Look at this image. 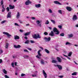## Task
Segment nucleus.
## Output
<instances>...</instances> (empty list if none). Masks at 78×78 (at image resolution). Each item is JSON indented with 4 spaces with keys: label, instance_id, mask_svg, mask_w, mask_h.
Listing matches in <instances>:
<instances>
[{
    "label": "nucleus",
    "instance_id": "f257e3e1",
    "mask_svg": "<svg viewBox=\"0 0 78 78\" xmlns=\"http://www.w3.org/2000/svg\"><path fill=\"white\" fill-rule=\"evenodd\" d=\"M33 37L34 39H40L41 38V37L40 36V35L39 34H34V35H33Z\"/></svg>",
    "mask_w": 78,
    "mask_h": 78
},
{
    "label": "nucleus",
    "instance_id": "f03ea898",
    "mask_svg": "<svg viewBox=\"0 0 78 78\" xmlns=\"http://www.w3.org/2000/svg\"><path fill=\"white\" fill-rule=\"evenodd\" d=\"M53 31L55 33V34H57V35H58V34H59V31L56 27L53 28Z\"/></svg>",
    "mask_w": 78,
    "mask_h": 78
},
{
    "label": "nucleus",
    "instance_id": "7ed1b4c3",
    "mask_svg": "<svg viewBox=\"0 0 78 78\" xmlns=\"http://www.w3.org/2000/svg\"><path fill=\"white\" fill-rule=\"evenodd\" d=\"M41 51H42L41 49L39 50L37 52V54L38 55L36 56V58H38V59H40V57H39V56H41V54L40 53V52H41Z\"/></svg>",
    "mask_w": 78,
    "mask_h": 78
},
{
    "label": "nucleus",
    "instance_id": "20e7f679",
    "mask_svg": "<svg viewBox=\"0 0 78 78\" xmlns=\"http://www.w3.org/2000/svg\"><path fill=\"white\" fill-rule=\"evenodd\" d=\"M77 19H78V16L76 15H74L73 17V21H75Z\"/></svg>",
    "mask_w": 78,
    "mask_h": 78
},
{
    "label": "nucleus",
    "instance_id": "39448f33",
    "mask_svg": "<svg viewBox=\"0 0 78 78\" xmlns=\"http://www.w3.org/2000/svg\"><path fill=\"white\" fill-rule=\"evenodd\" d=\"M36 23L38 27H41V21L39 20H37L36 21Z\"/></svg>",
    "mask_w": 78,
    "mask_h": 78
},
{
    "label": "nucleus",
    "instance_id": "423d86ee",
    "mask_svg": "<svg viewBox=\"0 0 78 78\" xmlns=\"http://www.w3.org/2000/svg\"><path fill=\"white\" fill-rule=\"evenodd\" d=\"M31 3H32L29 0H27L25 2V5H29V4H31Z\"/></svg>",
    "mask_w": 78,
    "mask_h": 78
},
{
    "label": "nucleus",
    "instance_id": "0eeeda50",
    "mask_svg": "<svg viewBox=\"0 0 78 78\" xmlns=\"http://www.w3.org/2000/svg\"><path fill=\"white\" fill-rule=\"evenodd\" d=\"M54 66L55 67H58L59 70H62V66L60 65H54Z\"/></svg>",
    "mask_w": 78,
    "mask_h": 78
},
{
    "label": "nucleus",
    "instance_id": "6e6552de",
    "mask_svg": "<svg viewBox=\"0 0 78 78\" xmlns=\"http://www.w3.org/2000/svg\"><path fill=\"white\" fill-rule=\"evenodd\" d=\"M3 33L4 34H5V35H6V36H8V37H11L12 36L11 35L9 34V33L6 32H3Z\"/></svg>",
    "mask_w": 78,
    "mask_h": 78
},
{
    "label": "nucleus",
    "instance_id": "1a4fd4ad",
    "mask_svg": "<svg viewBox=\"0 0 78 78\" xmlns=\"http://www.w3.org/2000/svg\"><path fill=\"white\" fill-rule=\"evenodd\" d=\"M44 40L46 42H49L50 41L51 39V38L50 37H49L47 38V37H45L44 38Z\"/></svg>",
    "mask_w": 78,
    "mask_h": 78
},
{
    "label": "nucleus",
    "instance_id": "9d476101",
    "mask_svg": "<svg viewBox=\"0 0 78 78\" xmlns=\"http://www.w3.org/2000/svg\"><path fill=\"white\" fill-rule=\"evenodd\" d=\"M73 34H70L67 35L68 38H72L73 37Z\"/></svg>",
    "mask_w": 78,
    "mask_h": 78
},
{
    "label": "nucleus",
    "instance_id": "9b49d317",
    "mask_svg": "<svg viewBox=\"0 0 78 78\" xmlns=\"http://www.w3.org/2000/svg\"><path fill=\"white\" fill-rule=\"evenodd\" d=\"M37 75V71H35L34 74H32V76L34 77V76H36Z\"/></svg>",
    "mask_w": 78,
    "mask_h": 78
},
{
    "label": "nucleus",
    "instance_id": "f8f14e48",
    "mask_svg": "<svg viewBox=\"0 0 78 78\" xmlns=\"http://www.w3.org/2000/svg\"><path fill=\"white\" fill-rule=\"evenodd\" d=\"M53 2H54V3H55V4L59 5H62V4L60 3V2H59L58 1H54Z\"/></svg>",
    "mask_w": 78,
    "mask_h": 78
},
{
    "label": "nucleus",
    "instance_id": "ddd939ff",
    "mask_svg": "<svg viewBox=\"0 0 78 78\" xmlns=\"http://www.w3.org/2000/svg\"><path fill=\"white\" fill-rule=\"evenodd\" d=\"M43 73L45 78H47V73H45L44 70H43Z\"/></svg>",
    "mask_w": 78,
    "mask_h": 78
},
{
    "label": "nucleus",
    "instance_id": "4468645a",
    "mask_svg": "<svg viewBox=\"0 0 78 78\" xmlns=\"http://www.w3.org/2000/svg\"><path fill=\"white\" fill-rule=\"evenodd\" d=\"M9 8L10 9H14V5H9Z\"/></svg>",
    "mask_w": 78,
    "mask_h": 78
},
{
    "label": "nucleus",
    "instance_id": "2eb2a0df",
    "mask_svg": "<svg viewBox=\"0 0 78 78\" xmlns=\"http://www.w3.org/2000/svg\"><path fill=\"white\" fill-rule=\"evenodd\" d=\"M66 9L68 11H72V8L69 6H67Z\"/></svg>",
    "mask_w": 78,
    "mask_h": 78
},
{
    "label": "nucleus",
    "instance_id": "dca6fc26",
    "mask_svg": "<svg viewBox=\"0 0 78 78\" xmlns=\"http://www.w3.org/2000/svg\"><path fill=\"white\" fill-rule=\"evenodd\" d=\"M41 5L40 4H36L35 5V6L36 8H40L41 7Z\"/></svg>",
    "mask_w": 78,
    "mask_h": 78
},
{
    "label": "nucleus",
    "instance_id": "f3484780",
    "mask_svg": "<svg viewBox=\"0 0 78 78\" xmlns=\"http://www.w3.org/2000/svg\"><path fill=\"white\" fill-rule=\"evenodd\" d=\"M57 59L59 62H61L62 61V59H61L59 57H57Z\"/></svg>",
    "mask_w": 78,
    "mask_h": 78
},
{
    "label": "nucleus",
    "instance_id": "a211bd4d",
    "mask_svg": "<svg viewBox=\"0 0 78 78\" xmlns=\"http://www.w3.org/2000/svg\"><path fill=\"white\" fill-rule=\"evenodd\" d=\"M49 36H54V32H53V31H51L49 34Z\"/></svg>",
    "mask_w": 78,
    "mask_h": 78
},
{
    "label": "nucleus",
    "instance_id": "6ab92c4d",
    "mask_svg": "<svg viewBox=\"0 0 78 78\" xmlns=\"http://www.w3.org/2000/svg\"><path fill=\"white\" fill-rule=\"evenodd\" d=\"M14 48H20L21 47V46L20 45H14Z\"/></svg>",
    "mask_w": 78,
    "mask_h": 78
},
{
    "label": "nucleus",
    "instance_id": "aec40b11",
    "mask_svg": "<svg viewBox=\"0 0 78 78\" xmlns=\"http://www.w3.org/2000/svg\"><path fill=\"white\" fill-rule=\"evenodd\" d=\"M40 62L41 64H43L44 65L45 64V62L44 61V60L43 59H41L40 61Z\"/></svg>",
    "mask_w": 78,
    "mask_h": 78
},
{
    "label": "nucleus",
    "instance_id": "412c9836",
    "mask_svg": "<svg viewBox=\"0 0 78 78\" xmlns=\"http://www.w3.org/2000/svg\"><path fill=\"white\" fill-rule=\"evenodd\" d=\"M1 5H2V9L5 8V7H4V5H3V0H2L1 1Z\"/></svg>",
    "mask_w": 78,
    "mask_h": 78
},
{
    "label": "nucleus",
    "instance_id": "4be33fe9",
    "mask_svg": "<svg viewBox=\"0 0 78 78\" xmlns=\"http://www.w3.org/2000/svg\"><path fill=\"white\" fill-rule=\"evenodd\" d=\"M11 12H9L8 14L7 15V18L9 17V18H11Z\"/></svg>",
    "mask_w": 78,
    "mask_h": 78
},
{
    "label": "nucleus",
    "instance_id": "5701e85b",
    "mask_svg": "<svg viewBox=\"0 0 78 78\" xmlns=\"http://www.w3.org/2000/svg\"><path fill=\"white\" fill-rule=\"evenodd\" d=\"M72 75V76H76V75H77V72H74L73 73L71 74Z\"/></svg>",
    "mask_w": 78,
    "mask_h": 78
},
{
    "label": "nucleus",
    "instance_id": "b1692460",
    "mask_svg": "<svg viewBox=\"0 0 78 78\" xmlns=\"http://www.w3.org/2000/svg\"><path fill=\"white\" fill-rule=\"evenodd\" d=\"M14 39L15 40L19 39V37L17 35H15L14 36Z\"/></svg>",
    "mask_w": 78,
    "mask_h": 78
},
{
    "label": "nucleus",
    "instance_id": "393cba45",
    "mask_svg": "<svg viewBox=\"0 0 78 78\" xmlns=\"http://www.w3.org/2000/svg\"><path fill=\"white\" fill-rule=\"evenodd\" d=\"M16 17L17 19H19V18L20 17V13H19V12H17Z\"/></svg>",
    "mask_w": 78,
    "mask_h": 78
},
{
    "label": "nucleus",
    "instance_id": "a878e982",
    "mask_svg": "<svg viewBox=\"0 0 78 78\" xmlns=\"http://www.w3.org/2000/svg\"><path fill=\"white\" fill-rule=\"evenodd\" d=\"M9 46V44L6 43L5 44V48H8Z\"/></svg>",
    "mask_w": 78,
    "mask_h": 78
},
{
    "label": "nucleus",
    "instance_id": "bb28decb",
    "mask_svg": "<svg viewBox=\"0 0 78 78\" xmlns=\"http://www.w3.org/2000/svg\"><path fill=\"white\" fill-rule=\"evenodd\" d=\"M23 57L25 59H27V58H28L29 57V56L27 55H24Z\"/></svg>",
    "mask_w": 78,
    "mask_h": 78
},
{
    "label": "nucleus",
    "instance_id": "cd10ccee",
    "mask_svg": "<svg viewBox=\"0 0 78 78\" xmlns=\"http://www.w3.org/2000/svg\"><path fill=\"white\" fill-rule=\"evenodd\" d=\"M2 71L4 73H5V74H6V73H7V71L6 70L3 69L2 70Z\"/></svg>",
    "mask_w": 78,
    "mask_h": 78
},
{
    "label": "nucleus",
    "instance_id": "c85d7f7f",
    "mask_svg": "<svg viewBox=\"0 0 78 78\" xmlns=\"http://www.w3.org/2000/svg\"><path fill=\"white\" fill-rule=\"evenodd\" d=\"M51 21L53 23V24H55L56 22H55V20H51Z\"/></svg>",
    "mask_w": 78,
    "mask_h": 78
},
{
    "label": "nucleus",
    "instance_id": "c756f323",
    "mask_svg": "<svg viewBox=\"0 0 78 78\" xmlns=\"http://www.w3.org/2000/svg\"><path fill=\"white\" fill-rule=\"evenodd\" d=\"M48 12H49V13H53V11H52V10L50 9H48Z\"/></svg>",
    "mask_w": 78,
    "mask_h": 78
},
{
    "label": "nucleus",
    "instance_id": "7c9ffc66",
    "mask_svg": "<svg viewBox=\"0 0 78 78\" xmlns=\"http://www.w3.org/2000/svg\"><path fill=\"white\" fill-rule=\"evenodd\" d=\"M65 45H72V44L69 42H66Z\"/></svg>",
    "mask_w": 78,
    "mask_h": 78
},
{
    "label": "nucleus",
    "instance_id": "2f4dec72",
    "mask_svg": "<svg viewBox=\"0 0 78 78\" xmlns=\"http://www.w3.org/2000/svg\"><path fill=\"white\" fill-rule=\"evenodd\" d=\"M63 55L64 56H65V57H67L68 59H69V60H70V59H71V58H70V57L67 56L65 55L64 54H63Z\"/></svg>",
    "mask_w": 78,
    "mask_h": 78
},
{
    "label": "nucleus",
    "instance_id": "473e14b6",
    "mask_svg": "<svg viewBox=\"0 0 78 78\" xmlns=\"http://www.w3.org/2000/svg\"><path fill=\"white\" fill-rule=\"evenodd\" d=\"M51 62L52 63H56L57 62V61L56 60H52Z\"/></svg>",
    "mask_w": 78,
    "mask_h": 78
},
{
    "label": "nucleus",
    "instance_id": "72a5a7b5",
    "mask_svg": "<svg viewBox=\"0 0 78 78\" xmlns=\"http://www.w3.org/2000/svg\"><path fill=\"white\" fill-rule=\"evenodd\" d=\"M44 51H45V52L47 53H49V51L47 50V49H44Z\"/></svg>",
    "mask_w": 78,
    "mask_h": 78
},
{
    "label": "nucleus",
    "instance_id": "f704fd0d",
    "mask_svg": "<svg viewBox=\"0 0 78 78\" xmlns=\"http://www.w3.org/2000/svg\"><path fill=\"white\" fill-rule=\"evenodd\" d=\"M72 52H71L69 53L68 55V56L70 57L72 55Z\"/></svg>",
    "mask_w": 78,
    "mask_h": 78
},
{
    "label": "nucleus",
    "instance_id": "c9c22d12",
    "mask_svg": "<svg viewBox=\"0 0 78 78\" xmlns=\"http://www.w3.org/2000/svg\"><path fill=\"white\" fill-rule=\"evenodd\" d=\"M45 24H46V25H48V24H49V21H48V20H47L45 22Z\"/></svg>",
    "mask_w": 78,
    "mask_h": 78
},
{
    "label": "nucleus",
    "instance_id": "e433bc0d",
    "mask_svg": "<svg viewBox=\"0 0 78 78\" xmlns=\"http://www.w3.org/2000/svg\"><path fill=\"white\" fill-rule=\"evenodd\" d=\"M30 34V32H27L24 35H25V36H28V35H29Z\"/></svg>",
    "mask_w": 78,
    "mask_h": 78
},
{
    "label": "nucleus",
    "instance_id": "4c0bfd02",
    "mask_svg": "<svg viewBox=\"0 0 78 78\" xmlns=\"http://www.w3.org/2000/svg\"><path fill=\"white\" fill-rule=\"evenodd\" d=\"M58 12H59V13H60V14H62V10H58Z\"/></svg>",
    "mask_w": 78,
    "mask_h": 78
},
{
    "label": "nucleus",
    "instance_id": "58836bf2",
    "mask_svg": "<svg viewBox=\"0 0 78 78\" xmlns=\"http://www.w3.org/2000/svg\"><path fill=\"white\" fill-rule=\"evenodd\" d=\"M60 36H64V33H62L60 34Z\"/></svg>",
    "mask_w": 78,
    "mask_h": 78
},
{
    "label": "nucleus",
    "instance_id": "ea45409f",
    "mask_svg": "<svg viewBox=\"0 0 78 78\" xmlns=\"http://www.w3.org/2000/svg\"><path fill=\"white\" fill-rule=\"evenodd\" d=\"M29 42H30V41H29V40H27L25 42V44H28Z\"/></svg>",
    "mask_w": 78,
    "mask_h": 78
},
{
    "label": "nucleus",
    "instance_id": "a19ab883",
    "mask_svg": "<svg viewBox=\"0 0 78 78\" xmlns=\"http://www.w3.org/2000/svg\"><path fill=\"white\" fill-rule=\"evenodd\" d=\"M11 66L12 67H14V62H12L11 64Z\"/></svg>",
    "mask_w": 78,
    "mask_h": 78
},
{
    "label": "nucleus",
    "instance_id": "79ce46f5",
    "mask_svg": "<svg viewBox=\"0 0 78 78\" xmlns=\"http://www.w3.org/2000/svg\"><path fill=\"white\" fill-rule=\"evenodd\" d=\"M30 42L31 43V44H33L34 43H35V41H34L30 40Z\"/></svg>",
    "mask_w": 78,
    "mask_h": 78
},
{
    "label": "nucleus",
    "instance_id": "37998d69",
    "mask_svg": "<svg viewBox=\"0 0 78 78\" xmlns=\"http://www.w3.org/2000/svg\"><path fill=\"white\" fill-rule=\"evenodd\" d=\"M18 21L20 23H23V21L22 20H19Z\"/></svg>",
    "mask_w": 78,
    "mask_h": 78
},
{
    "label": "nucleus",
    "instance_id": "c03bdc74",
    "mask_svg": "<svg viewBox=\"0 0 78 78\" xmlns=\"http://www.w3.org/2000/svg\"><path fill=\"white\" fill-rule=\"evenodd\" d=\"M24 51L25 52H27V53H29V51H28L27 49H24Z\"/></svg>",
    "mask_w": 78,
    "mask_h": 78
},
{
    "label": "nucleus",
    "instance_id": "a18cd8bd",
    "mask_svg": "<svg viewBox=\"0 0 78 78\" xmlns=\"http://www.w3.org/2000/svg\"><path fill=\"white\" fill-rule=\"evenodd\" d=\"M5 11V8H4L2 9V12H3Z\"/></svg>",
    "mask_w": 78,
    "mask_h": 78
},
{
    "label": "nucleus",
    "instance_id": "49530a36",
    "mask_svg": "<svg viewBox=\"0 0 78 78\" xmlns=\"http://www.w3.org/2000/svg\"><path fill=\"white\" fill-rule=\"evenodd\" d=\"M58 27L60 29H62V26H61L59 25V26H58Z\"/></svg>",
    "mask_w": 78,
    "mask_h": 78
},
{
    "label": "nucleus",
    "instance_id": "de8ad7c7",
    "mask_svg": "<svg viewBox=\"0 0 78 78\" xmlns=\"http://www.w3.org/2000/svg\"><path fill=\"white\" fill-rule=\"evenodd\" d=\"M5 22H6V20H5L1 22V23H2V24H3V23H4Z\"/></svg>",
    "mask_w": 78,
    "mask_h": 78
},
{
    "label": "nucleus",
    "instance_id": "09e8293b",
    "mask_svg": "<svg viewBox=\"0 0 78 78\" xmlns=\"http://www.w3.org/2000/svg\"><path fill=\"white\" fill-rule=\"evenodd\" d=\"M4 77L5 78H9V76H8L7 75H5Z\"/></svg>",
    "mask_w": 78,
    "mask_h": 78
},
{
    "label": "nucleus",
    "instance_id": "8fccbe9b",
    "mask_svg": "<svg viewBox=\"0 0 78 78\" xmlns=\"http://www.w3.org/2000/svg\"><path fill=\"white\" fill-rule=\"evenodd\" d=\"M6 10L8 12H9V7H8L6 8Z\"/></svg>",
    "mask_w": 78,
    "mask_h": 78
},
{
    "label": "nucleus",
    "instance_id": "3c124183",
    "mask_svg": "<svg viewBox=\"0 0 78 78\" xmlns=\"http://www.w3.org/2000/svg\"><path fill=\"white\" fill-rule=\"evenodd\" d=\"M26 76V74L23 73H22L21 75V76Z\"/></svg>",
    "mask_w": 78,
    "mask_h": 78
},
{
    "label": "nucleus",
    "instance_id": "603ef678",
    "mask_svg": "<svg viewBox=\"0 0 78 78\" xmlns=\"http://www.w3.org/2000/svg\"><path fill=\"white\" fill-rule=\"evenodd\" d=\"M31 19L32 20H35L36 19V18L34 17H31Z\"/></svg>",
    "mask_w": 78,
    "mask_h": 78
},
{
    "label": "nucleus",
    "instance_id": "864d4df0",
    "mask_svg": "<svg viewBox=\"0 0 78 78\" xmlns=\"http://www.w3.org/2000/svg\"><path fill=\"white\" fill-rule=\"evenodd\" d=\"M2 53H3V51L2 50H0V55L2 54Z\"/></svg>",
    "mask_w": 78,
    "mask_h": 78
},
{
    "label": "nucleus",
    "instance_id": "5fc2aeb1",
    "mask_svg": "<svg viewBox=\"0 0 78 78\" xmlns=\"http://www.w3.org/2000/svg\"><path fill=\"white\" fill-rule=\"evenodd\" d=\"M20 32H21V33H23V31H24L23 30L21 29V30H20Z\"/></svg>",
    "mask_w": 78,
    "mask_h": 78
},
{
    "label": "nucleus",
    "instance_id": "6e6d98bb",
    "mask_svg": "<svg viewBox=\"0 0 78 78\" xmlns=\"http://www.w3.org/2000/svg\"><path fill=\"white\" fill-rule=\"evenodd\" d=\"M15 25H16V26H19V25L17 23H15Z\"/></svg>",
    "mask_w": 78,
    "mask_h": 78
},
{
    "label": "nucleus",
    "instance_id": "4d7b16f0",
    "mask_svg": "<svg viewBox=\"0 0 78 78\" xmlns=\"http://www.w3.org/2000/svg\"><path fill=\"white\" fill-rule=\"evenodd\" d=\"M44 35H47L48 34V33L47 32H45L44 33Z\"/></svg>",
    "mask_w": 78,
    "mask_h": 78
},
{
    "label": "nucleus",
    "instance_id": "13d9d810",
    "mask_svg": "<svg viewBox=\"0 0 78 78\" xmlns=\"http://www.w3.org/2000/svg\"><path fill=\"white\" fill-rule=\"evenodd\" d=\"M39 48L41 49H42V50H44V48H43L42 47H39Z\"/></svg>",
    "mask_w": 78,
    "mask_h": 78
},
{
    "label": "nucleus",
    "instance_id": "bf43d9fd",
    "mask_svg": "<svg viewBox=\"0 0 78 78\" xmlns=\"http://www.w3.org/2000/svg\"><path fill=\"white\" fill-rule=\"evenodd\" d=\"M59 78H63V76H59Z\"/></svg>",
    "mask_w": 78,
    "mask_h": 78
},
{
    "label": "nucleus",
    "instance_id": "052dcab7",
    "mask_svg": "<svg viewBox=\"0 0 78 78\" xmlns=\"http://www.w3.org/2000/svg\"><path fill=\"white\" fill-rule=\"evenodd\" d=\"M74 63H75L77 65H78V64L77 63H76V62L75 61H74Z\"/></svg>",
    "mask_w": 78,
    "mask_h": 78
},
{
    "label": "nucleus",
    "instance_id": "680f3d73",
    "mask_svg": "<svg viewBox=\"0 0 78 78\" xmlns=\"http://www.w3.org/2000/svg\"><path fill=\"white\" fill-rule=\"evenodd\" d=\"M17 62H15V65L16 66H17Z\"/></svg>",
    "mask_w": 78,
    "mask_h": 78
},
{
    "label": "nucleus",
    "instance_id": "e2e57ef3",
    "mask_svg": "<svg viewBox=\"0 0 78 78\" xmlns=\"http://www.w3.org/2000/svg\"><path fill=\"white\" fill-rule=\"evenodd\" d=\"M27 49H28V50H30V51H31V50H32V49L31 48H27Z\"/></svg>",
    "mask_w": 78,
    "mask_h": 78
},
{
    "label": "nucleus",
    "instance_id": "0e129e2a",
    "mask_svg": "<svg viewBox=\"0 0 78 78\" xmlns=\"http://www.w3.org/2000/svg\"><path fill=\"white\" fill-rule=\"evenodd\" d=\"M30 17V16H26V18L27 19H29Z\"/></svg>",
    "mask_w": 78,
    "mask_h": 78
},
{
    "label": "nucleus",
    "instance_id": "69168bd1",
    "mask_svg": "<svg viewBox=\"0 0 78 78\" xmlns=\"http://www.w3.org/2000/svg\"><path fill=\"white\" fill-rule=\"evenodd\" d=\"M2 60L0 59V63H2Z\"/></svg>",
    "mask_w": 78,
    "mask_h": 78
},
{
    "label": "nucleus",
    "instance_id": "338daca9",
    "mask_svg": "<svg viewBox=\"0 0 78 78\" xmlns=\"http://www.w3.org/2000/svg\"><path fill=\"white\" fill-rule=\"evenodd\" d=\"M74 46H75V47H78V44H74Z\"/></svg>",
    "mask_w": 78,
    "mask_h": 78
},
{
    "label": "nucleus",
    "instance_id": "774afa93",
    "mask_svg": "<svg viewBox=\"0 0 78 78\" xmlns=\"http://www.w3.org/2000/svg\"><path fill=\"white\" fill-rule=\"evenodd\" d=\"M76 27H78V24H77L76 25Z\"/></svg>",
    "mask_w": 78,
    "mask_h": 78
}]
</instances>
